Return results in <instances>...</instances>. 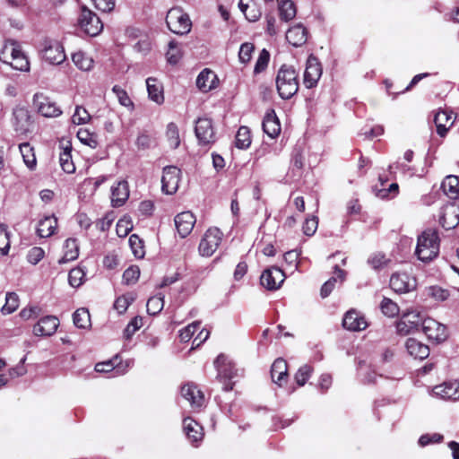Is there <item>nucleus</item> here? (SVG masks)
<instances>
[{"label": "nucleus", "instance_id": "obj_1", "mask_svg": "<svg viewBox=\"0 0 459 459\" xmlns=\"http://www.w3.org/2000/svg\"><path fill=\"white\" fill-rule=\"evenodd\" d=\"M0 61L21 72L30 71V62L22 49L21 44L14 39H6L0 49Z\"/></svg>", "mask_w": 459, "mask_h": 459}, {"label": "nucleus", "instance_id": "obj_2", "mask_svg": "<svg viewBox=\"0 0 459 459\" xmlns=\"http://www.w3.org/2000/svg\"><path fill=\"white\" fill-rule=\"evenodd\" d=\"M276 89L282 100L292 98L299 91V74L288 65H282L275 78Z\"/></svg>", "mask_w": 459, "mask_h": 459}, {"label": "nucleus", "instance_id": "obj_3", "mask_svg": "<svg viewBox=\"0 0 459 459\" xmlns=\"http://www.w3.org/2000/svg\"><path fill=\"white\" fill-rule=\"evenodd\" d=\"M439 237L437 231L429 229L419 237L415 249L418 259L429 263L435 259L439 253Z\"/></svg>", "mask_w": 459, "mask_h": 459}, {"label": "nucleus", "instance_id": "obj_4", "mask_svg": "<svg viewBox=\"0 0 459 459\" xmlns=\"http://www.w3.org/2000/svg\"><path fill=\"white\" fill-rule=\"evenodd\" d=\"M166 23L169 30L178 35L187 34L192 28V22L188 14L180 7H173L169 10Z\"/></svg>", "mask_w": 459, "mask_h": 459}, {"label": "nucleus", "instance_id": "obj_5", "mask_svg": "<svg viewBox=\"0 0 459 459\" xmlns=\"http://www.w3.org/2000/svg\"><path fill=\"white\" fill-rule=\"evenodd\" d=\"M222 237L223 234L218 228L208 229L199 243V254L205 257L212 256L221 245Z\"/></svg>", "mask_w": 459, "mask_h": 459}, {"label": "nucleus", "instance_id": "obj_6", "mask_svg": "<svg viewBox=\"0 0 459 459\" xmlns=\"http://www.w3.org/2000/svg\"><path fill=\"white\" fill-rule=\"evenodd\" d=\"M40 56L43 60L53 65L62 64L66 58L63 46L56 40H45Z\"/></svg>", "mask_w": 459, "mask_h": 459}, {"label": "nucleus", "instance_id": "obj_7", "mask_svg": "<svg viewBox=\"0 0 459 459\" xmlns=\"http://www.w3.org/2000/svg\"><path fill=\"white\" fill-rule=\"evenodd\" d=\"M11 124L14 131L25 134L30 131L32 121L29 110L22 106H16L12 112Z\"/></svg>", "mask_w": 459, "mask_h": 459}, {"label": "nucleus", "instance_id": "obj_8", "mask_svg": "<svg viewBox=\"0 0 459 459\" xmlns=\"http://www.w3.org/2000/svg\"><path fill=\"white\" fill-rule=\"evenodd\" d=\"M79 24L84 32L91 37L97 36L103 29L100 18L86 7L82 8Z\"/></svg>", "mask_w": 459, "mask_h": 459}, {"label": "nucleus", "instance_id": "obj_9", "mask_svg": "<svg viewBox=\"0 0 459 459\" xmlns=\"http://www.w3.org/2000/svg\"><path fill=\"white\" fill-rule=\"evenodd\" d=\"M322 73L323 69L319 60L315 56L310 55L307 60L304 72V85L308 89L316 87L322 76Z\"/></svg>", "mask_w": 459, "mask_h": 459}, {"label": "nucleus", "instance_id": "obj_10", "mask_svg": "<svg viewBox=\"0 0 459 459\" xmlns=\"http://www.w3.org/2000/svg\"><path fill=\"white\" fill-rule=\"evenodd\" d=\"M180 169L175 166H167L163 169L161 178V189L167 195L177 192L180 181Z\"/></svg>", "mask_w": 459, "mask_h": 459}, {"label": "nucleus", "instance_id": "obj_11", "mask_svg": "<svg viewBox=\"0 0 459 459\" xmlns=\"http://www.w3.org/2000/svg\"><path fill=\"white\" fill-rule=\"evenodd\" d=\"M423 319L417 311H410L403 315L396 324V330L402 335H407L421 326Z\"/></svg>", "mask_w": 459, "mask_h": 459}, {"label": "nucleus", "instance_id": "obj_12", "mask_svg": "<svg viewBox=\"0 0 459 459\" xmlns=\"http://www.w3.org/2000/svg\"><path fill=\"white\" fill-rule=\"evenodd\" d=\"M195 133L200 144L208 145L215 141V134L210 118H198L195 122Z\"/></svg>", "mask_w": 459, "mask_h": 459}, {"label": "nucleus", "instance_id": "obj_13", "mask_svg": "<svg viewBox=\"0 0 459 459\" xmlns=\"http://www.w3.org/2000/svg\"><path fill=\"white\" fill-rule=\"evenodd\" d=\"M421 329L429 340L437 342L445 341L447 337L446 327L433 318L423 319Z\"/></svg>", "mask_w": 459, "mask_h": 459}, {"label": "nucleus", "instance_id": "obj_14", "mask_svg": "<svg viewBox=\"0 0 459 459\" xmlns=\"http://www.w3.org/2000/svg\"><path fill=\"white\" fill-rule=\"evenodd\" d=\"M284 280L283 271L275 266L264 270L260 277L261 284L271 290L279 289Z\"/></svg>", "mask_w": 459, "mask_h": 459}, {"label": "nucleus", "instance_id": "obj_15", "mask_svg": "<svg viewBox=\"0 0 459 459\" xmlns=\"http://www.w3.org/2000/svg\"><path fill=\"white\" fill-rule=\"evenodd\" d=\"M390 287L397 293H406L415 289V279L406 273H394L390 278Z\"/></svg>", "mask_w": 459, "mask_h": 459}, {"label": "nucleus", "instance_id": "obj_16", "mask_svg": "<svg viewBox=\"0 0 459 459\" xmlns=\"http://www.w3.org/2000/svg\"><path fill=\"white\" fill-rule=\"evenodd\" d=\"M34 104L39 113L46 117H56L62 114L56 103L42 94L34 96Z\"/></svg>", "mask_w": 459, "mask_h": 459}, {"label": "nucleus", "instance_id": "obj_17", "mask_svg": "<svg viewBox=\"0 0 459 459\" xmlns=\"http://www.w3.org/2000/svg\"><path fill=\"white\" fill-rule=\"evenodd\" d=\"M439 223L446 230L455 228L459 224V206L455 204L445 205L440 212Z\"/></svg>", "mask_w": 459, "mask_h": 459}, {"label": "nucleus", "instance_id": "obj_18", "mask_svg": "<svg viewBox=\"0 0 459 459\" xmlns=\"http://www.w3.org/2000/svg\"><path fill=\"white\" fill-rule=\"evenodd\" d=\"M174 222L178 235L184 238L192 232L196 219L191 212H183L176 215Z\"/></svg>", "mask_w": 459, "mask_h": 459}, {"label": "nucleus", "instance_id": "obj_19", "mask_svg": "<svg viewBox=\"0 0 459 459\" xmlns=\"http://www.w3.org/2000/svg\"><path fill=\"white\" fill-rule=\"evenodd\" d=\"M342 325L349 331L359 332L368 327V322L365 316L359 312L355 309H351L344 315Z\"/></svg>", "mask_w": 459, "mask_h": 459}, {"label": "nucleus", "instance_id": "obj_20", "mask_svg": "<svg viewBox=\"0 0 459 459\" xmlns=\"http://www.w3.org/2000/svg\"><path fill=\"white\" fill-rule=\"evenodd\" d=\"M181 395L189 402L193 410H199L204 404V395L194 384L181 387Z\"/></svg>", "mask_w": 459, "mask_h": 459}, {"label": "nucleus", "instance_id": "obj_21", "mask_svg": "<svg viewBox=\"0 0 459 459\" xmlns=\"http://www.w3.org/2000/svg\"><path fill=\"white\" fill-rule=\"evenodd\" d=\"M59 325V320L54 316L42 317L33 327V333L37 336H51Z\"/></svg>", "mask_w": 459, "mask_h": 459}, {"label": "nucleus", "instance_id": "obj_22", "mask_svg": "<svg viewBox=\"0 0 459 459\" xmlns=\"http://www.w3.org/2000/svg\"><path fill=\"white\" fill-rule=\"evenodd\" d=\"M433 393L444 400L457 401L459 400V383L456 381L445 382L435 386Z\"/></svg>", "mask_w": 459, "mask_h": 459}, {"label": "nucleus", "instance_id": "obj_23", "mask_svg": "<svg viewBox=\"0 0 459 459\" xmlns=\"http://www.w3.org/2000/svg\"><path fill=\"white\" fill-rule=\"evenodd\" d=\"M129 197V186L126 180L118 181L111 187V204L113 207H120L125 204Z\"/></svg>", "mask_w": 459, "mask_h": 459}, {"label": "nucleus", "instance_id": "obj_24", "mask_svg": "<svg viewBox=\"0 0 459 459\" xmlns=\"http://www.w3.org/2000/svg\"><path fill=\"white\" fill-rule=\"evenodd\" d=\"M271 377L273 381L279 386H282L288 378V365L286 360L278 358L274 360L271 368Z\"/></svg>", "mask_w": 459, "mask_h": 459}, {"label": "nucleus", "instance_id": "obj_25", "mask_svg": "<svg viewBox=\"0 0 459 459\" xmlns=\"http://www.w3.org/2000/svg\"><path fill=\"white\" fill-rule=\"evenodd\" d=\"M286 39L294 47H300L307 42V30L300 23L290 28L286 32Z\"/></svg>", "mask_w": 459, "mask_h": 459}, {"label": "nucleus", "instance_id": "obj_26", "mask_svg": "<svg viewBox=\"0 0 459 459\" xmlns=\"http://www.w3.org/2000/svg\"><path fill=\"white\" fill-rule=\"evenodd\" d=\"M434 122L437 126V133L444 137L448 130V128L454 123V117L452 113H449L446 110H439L437 112L434 117Z\"/></svg>", "mask_w": 459, "mask_h": 459}, {"label": "nucleus", "instance_id": "obj_27", "mask_svg": "<svg viewBox=\"0 0 459 459\" xmlns=\"http://www.w3.org/2000/svg\"><path fill=\"white\" fill-rule=\"evenodd\" d=\"M183 428L191 443H197L203 438V428L191 418H186L183 420Z\"/></svg>", "mask_w": 459, "mask_h": 459}, {"label": "nucleus", "instance_id": "obj_28", "mask_svg": "<svg viewBox=\"0 0 459 459\" xmlns=\"http://www.w3.org/2000/svg\"><path fill=\"white\" fill-rule=\"evenodd\" d=\"M263 130L271 138H275L280 134L281 125L273 110L264 117Z\"/></svg>", "mask_w": 459, "mask_h": 459}, {"label": "nucleus", "instance_id": "obj_29", "mask_svg": "<svg viewBox=\"0 0 459 459\" xmlns=\"http://www.w3.org/2000/svg\"><path fill=\"white\" fill-rule=\"evenodd\" d=\"M405 345L409 354L415 359H424L429 355V347L414 338H409Z\"/></svg>", "mask_w": 459, "mask_h": 459}, {"label": "nucleus", "instance_id": "obj_30", "mask_svg": "<svg viewBox=\"0 0 459 459\" xmlns=\"http://www.w3.org/2000/svg\"><path fill=\"white\" fill-rule=\"evenodd\" d=\"M146 86L149 98L156 102L161 104L164 101L163 87L156 78L149 77L146 80Z\"/></svg>", "mask_w": 459, "mask_h": 459}, {"label": "nucleus", "instance_id": "obj_31", "mask_svg": "<svg viewBox=\"0 0 459 459\" xmlns=\"http://www.w3.org/2000/svg\"><path fill=\"white\" fill-rule=\"evenodd\" d=\"M56 226L57 221L55 216H46L39 222L38 234L41 238H48L54 234Z\"/></svg>", "mask_w": 459, "mask_h": 459}, {"label": "nucleus", "instance_id": "obj_32", "mask_svg": "<svg viewBox=\"0 0 459 459\" xmlns=\"http://www.w3.org/2000/svg\"><path fill=\"white\" fill-rule=\"evenodd\" d=\"M334 270L335 276L331 277L321 288L320 294L322 298H326L330 295L338 279L340 282H342L345 279L346 273L343 270L340 269L337 265L334 267Z\"/></svg>", "mask_w": 459, "mask_h": 459}, {"label": "nucleus", "instance_id": "obj_33", "mask_svg": "<svg viewBox=\"0 0 459 459\" xmlns=\"http://www.w3.org/2000/svg\"><path fill=\"white\" fill-rule=\"evenodd\" d=\"M65 252L62 258L59 259V264H65L70 261H74L78 257L79 247L77 240L75 238H68L65 242Z\"/></svg>", "mask_w": 459, "mask_h": 459}, {"label": "nucleus", "instance_id": "obj_34", "mask_svg": "<svg viewBox=\"0 0 459 459\" xmlns=\"http://www.w3.org/2000/svg\"><path fill=\"white\" fill-rule=\"evenodd\" d=\"M72 60L78 69L85 72L91 70L94 65L92 57L82 51L74 53Z\"/></svg>", "mask_w": 459, "mask_h": 459}, {"label": "nucleus", "instance_id": "obj_35", "mask_svg": "<svg viewBox=\"0 0 459 459\" xmlns=\"http://www.w3.org/2000/svg\"><path fill=\"white\" fill-rule=\"evenodd\" d=\"M19 149L25 165L30 170H33L37 166V160L33 147L30 146L29 143H23L19 145Z\"/></svg>", "mask_w": 459, "mask_h": 459}, {"label": "nucleus", "instance_id": "obj_36", "mask_svg": "<svg viewBox=\"0 0 459 459\" xmlns=\"http://www.w3.org/2000/svg\"><path fill=\"white\" fill-rule=\"evenodd\" d=\"M72 147L67 145L64 147L63 151L60 153L59 162L62 169L65 173H74L75 170V166L72 160Z\"/></svg>", "mask_w": 459, "mask_h": 459}, {"label": "nucleus", "instance_id": "obj_37", "mask_svg": "<svg viewBox=\"0 0 459 459\" xmlns=\"http://www.w3.org/2000/svg\"><path fill=\"white\" fill-rule=\"evenodd\" d=\"M442 189L446 195L455 198L459 192V178L456 176H447L442 182Z\"/></svg>", "mask_w": 459, "mask_h": 459}, {"label": "nucleus", "instance_id": "obj_38", "mask_svg": "<svg viewBox=\"0 0 459 459\" xmlns=\"http://www.w3.org/2000/svg\"><path fill=\"white\" fill-rule=\"evenodd\" d=\"M251 132L247 126H240L236 134V147L241 150L247 149L251 144Z\"/></svg>", "mask_w": 459, "mask_h": 459}, {"label": "nucleus", "instance_id": "obj_39", "mask_svg": "<svg viewBox=\"0 0 459 459\" xmlns=\"http://www.w3.org/2000/svg\"><path fill=\"white\" fill-rule=\"evenodd\" d=\"M279 13L281 21L289 22L296 16V7L290 0H282L279 4Z\"/></svg>", "mask_w": 459, "mask_h": 459}, {"label": "nucleus", "instance_id": "obj_40", "mask_svg": "<svg viewBox=\"0 0 459 459\" xmlns=\"http://www.w3.org/2000/svg\"><path fill=\"white\" fill-rule=\"evenodd\" d=\"M227 358L223 354H220L214 360V366L218 371V377L231 378L232 371L230 364L226 363Z\"/></svg>", "mask_w": 459, "mask_h": 459}, {"label": "nucleus", "instance_id": "obj_41", "mask_svg": "<svg viewBox=\"0 0 459 459\" xmlns=\"http://www.w3.org/2000/svg\"><path fill=\"white\" fill-rule=\"evenodd\" d=\"M74 324L78 328L85 329L91 325L90 313L86 308H79L73 315Z\"/></svg>", "mask_w": 459, "mask_h": 459}, {"label": "nucleus", "instance_id": "obj_42", "mask_svg": "<svg viewBox=\"0 0 459 459\" xmlns=\"http://www.w3.org/2000/svg\"><path fill=\"white\" fill-rule=\"evenodd\" d=\"M214 78V74L211 71L204 70L199 74L196 79L197 87L206 92L212 88V82Z\"/></svg>", "mask_w": 459, "mask_h": 459}, {"label": "nucleus", "instance_id": "obj_43", "mask_svg": "<svg viewBox=\"0 0 459 459\" xmlns=\"http://www.w3.org/2000/svg\"><path fill=\"white\" fill-rule=\"evenodd\" d=\"M166 137L169 145L172 149H177L180 144L179 131L176 124L169 123L167 126Z\"/></svg>", "mask_w": 459, "mask_h": 459}, {"label": "nucleus", "instance_id": "obj_44", "mask_svg": "<svg viewBox=\"0 0 459 459\" xmlns=\"http://www.w3.org/2000/svg\"><path fill=\"white\" fill-rule=\"evenodd\" d=\"M164 307V297L160 294L150 298L147 301V312L150 315L159 314Z\"/></svg>", "mask_w": 459, "mask_h": 459}, {"label": "nucleus", "instance_id": "obj_45", "mask_svg": "<svg viewBox=\"0 0 459 459\" xmlns=\"http://www.w3.org/2000/svg\"><path fill=\"white\" fill-rule=\"evenodd\" d=\"M19 307V297L14 292H8L5 297V304L1 311L4 315H9L14 312Z\"/></svg>", "mask_w": 459, "mask_h": 459}, {"label": "nucleus", "instance_id": "obj_46", "mask_svg": "<svg viewBox=\"0 0 459 459\" xmlns=\"http://www.w3.org/2000/svg\"><path fill=\"white\" fill-rule=\"evenodd\" d=\"M135 299V296L133 293H126L118 297L115 303L114 308L119 313L123 314L126 311L129 305Z\"/></svg>", "mask_w": 459, "mask_h": 459}, {"label": "nucleus", "instance_id": "obj_47", "mask_svg": "<svg viewBox=\"0 0 459 459\" xmlns=\"http://www.w3.org/2000/svg\"><path fill=\"white\" fill-rule=\"evenodd\" d=\"M129 246L136 258H143L145 255L143 240L135 234L129 238Z\"/></svg>", "mask_w": 459, "mask_h": 459}, {"label": "nucleus", "instance_id": "obj_48", "mask_svg": "<svg viewBox=\"0 0 459 459\" xmlns=\"http://www.w3.org/2000/svg\"><path fill=\"white\" fill-rule=\"evenodd\" d=\"M112 91L116 94L120 105L134 109V103L124 89L118 85H115L112 88Z\"/></svg>", "mask_w": 459, "mask_h": 459}, {"label": "nucleus", "instance_id": "obj_49", "mask_svg": "<svg viewBox=\"0 0 459 459\" xmlns=\"http://www.w3.org/2000/svg\"><path fill=\"white\" fill-rule=\"evenodd\" d=\"M382 312L390 317L399 314V307L395 302L388 298H384L380 305Z\"/></svg>", "mask_w": 459, "mask_h": 459}, {"label": "nucleus", "instance_id": "obj_50", "mask_svg": "<svg viewBox=\"0 0 459 459\" xmlns=\"http://www.w3.org/2000/svg\"><path fill=\"white\" fill-rule=\"evenodd\" d=\"M269 60H270L269 52L266 49H263L260 52L258 58L255 62V65L254 68V74H258L264 72L266 69V67L268 66Z\"/></svg>", "mask_w": 459, "mask_h": 459}, {"label": "nucleus", "instance_id": "obj_51", "mask_svg": "<svg viewBox=\"0 0 459 459\" xmlns=\"http://www.w3.org/2000/svg\"><path fill=\"white\" fill-rule=\"evenodd\" d=\"M133 229V223L127 217L120 219L116 227L117 234L120 238H125Z\"/></svg>", "mask_w": 459, "mask_h": 459}, {"label": "nucleus", "instance_id": "obj_52", "mask_svg": "<svg viewBox=\"0 0 459 459\" xmlns=\"http://www.w3.org/2000/svg\"><path fill=\"white\" fill-rule=\"evenodd\" d=\"M140 276V269L137 265H131L123 273V281L126 284L135 283Z\"/></svg>", "mask_w": 459, "mask_h": 459}, {"label": "nucleus", "instance_id": "obj_53", "mask_svg": "<svg viewBox=\"0 0 459 459\" xmlns=\"http://www.w3.org/2000/svg\"><path fill=\"white\" fill-rule=\"evenodd\" d=\"M84 275L85 273L81 268L72 269L68 275L69 284L74 288L81 286L82 284Z\"/></svg>", "mask_w": 459, "mask_h": 459}, {"label": "nucleus", "instance_id": "obj_54", "mask_svg": "<svg viewBox=\"0 0 459 459\" xmlns=\"http://www.w3.org/2000/svg\"><path fill=\"white\" fill-rule=\"evenodd\" d=\"M200 325H201V322L195 321V322L188 325L187 326H186L184 329H182L179 332L180 341L183 342H188L192 338V336L194 335L195 331L200 328Z\"/></svg>", "mask_w": 459, "mask_h": 459}, {"label": "nucleus", "instance_id": "obj_55", "mask_svg": "<svg viewBox=\"0 0 459 459\" xmlns=\"http://www.w3.org/2000/svg\"><path fill=\"white\" fill-rule=\"evenodd\" d=\"M10 249V238L7 227L0 224V254L6 255Z\"/></svg>", "mask_w": 459, "mask_h": 459}, {"label": "nucleus", "instance_id": "obj_56", "mask_svg": "<svg viewBox=\"0 0 459 459\" xmlns=\"http://www.w3.org/2000/svg\"><path fill=\"white\" fill-rule=\"evenodd\" d=\"M143 317L135 316L126 325L124 334L126 339H130L134 333L143 326Z\"/></svg>", "mask_w": 459, "mask_h": 459}, {"label": "nucleus", "instance_id": "obj_57", "mask_svg": "<svg viewBox=\"0 0 459 459\" xmlns=\"http://www.w3.org/2000/svg\"><path fill=\"white\" fill-rule=\"evenodd\" d=\"M317 226H318L317 217H316V216L307 217L303 223V226H302L304 234L308 237L313 236L317 230Z\"/></svg>", "mask_w": 459, "mask_h": 459}, {"label": "nucleus", "instance_id": "obj_58", "mask_svg": "<svg viewBox=\"0 0 459 459\" xmlns=\"http://www.w3.org/2000/svg\"><path fill=\"white\" fill-rule=\"evenodd\" d=\"M312 373V368L308 365H303L298 370L295 375V381L299 386H302L306 384L307 379L310 377Z\"/></svg>", "mask_w": 459, "mask_h": 459}, {"label": "nucleus", "instance_id": "obj_59", "mask_svg": "<svg viewBox=\"0 0 459 459\" xmlns=\"http://www.w3.org/2000/svg\"><path fill=\"white\" fill-rule=\"evenodd\" d=\"M91 118L88 111L80 106H77L72 117V121L75 125H82L87 123Z\"/></svg>", "mask_w": 459, "mask_h": 459}, {"label": "nucleus", "instance_id": "obj_60", "mask_svg": "<svg viewBox=\"0 0 459 459\" xmlns=\"http://www.w3.org/2000/svg\"><path fill=\"white\" fill-rule=\"evenodd\" d=\"M77 137L82 143L91 148H95L98 144L96 136L86 129H80L77 132Z\"/></svg>", "mask_w": 459, "mask_h": 459}, {"label": "nucleus", "instance_id": "obj_61", "mask_svg": "<svg viewBox=\"0 0 459 459\" xmlns=\"http://www.w3.org/2000/svg\"><path fill=\"white\" fill-rule=\"evenodd\" d=\"M45 256V251L39 247H34L28 251L27 261L31 264H37Z\"/></svg>", "mask_w": 459, "mask_h": 459}, {"label": "nucleus", "instance_id": "obj_62", "mask_svg": "<svg viewBox=\"0 0 459 459\" xmlns=\"http://www.w3.org/2000/svg\"><path fill=\"white\" fill-rule=\"evenodd\" d=\"M254 48H255L252 43L247 42L241 45L238 53V57L241 63L246 64L250 61Z\"/></svg>", "mask_w": 459, "mask_h": 459}, {"label": "nucleus", "instance_id": "obj_63", "mask_svg": "<svg viewBox=\"0 0 459 459\" xmlns=\"http://www.w3.org/2000/svg\"><path fill=\"white\" fill-rule=\"evenodd\" d=\"M181 58L180 50L178 48L175 41L169 43V50L167 52V59L170 64H177Z\"/></svg>", "mask_w": 459, "mask_h": 459}, {"label": "nucleus", "instance_id": "obj_64", "mask_svg": "<svg viewBox=\"0 0 459 459\" xmlns=\"http://www.w3.org/2000/svg\"><path fill=\"white\" fill-rule=\"evenodd\" d=\"M386 262L385 255L381 253L372 255L368 260V263L376 270L383 267Z\"/></svg>", "mask_w": 459, "mask_h": 459}]
</instances>
